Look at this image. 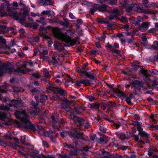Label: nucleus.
Returning a JSON list of instances; mask_svg holds the SVG:
<instances>
[{
  "mask_svg": "<svg viewBox=\"0 0 158 158\" xmlns=\"http://www.w3.org/2000/svg\"><path fill=\"white\" fill-rule=\"evenodd\" d=\"M97 6L98 7V10L102 12H106L108 11V12L110 14V16H108V18L110 20H112L114 18H116L117 17L118 15H120V11L116 9H114L113 11L111 12L110 11H108L107 10V6L106 5H100L98 4H97Z\"/></svg>",
  "mask_w": 158,
  "mask_h": 158,
  "instance_id": "20e7f679",
  "label": "nucleus"
},
{
  "mask_svg": "<svg viewBox=\"0 0 158 158\" xmlns=\"http://www.w3.org/2000/svg\"><path fill=\"white\" fill-rule=\"evenodd\" d=\"M59 158H70L69 156L64 154L63 155L60 154L59 156Z\"/></svg>",
  "mask_w": 158,
  "mask_h": 158,
  "instance_id": "052dcab7",
  "label": "nucleus"
},
{
  "mask_svg": "<svg viewBox=\"0 0 158 158\" xmlns=\"http://www.w3.org/2000/svg\"><path fill=\"white\" fill-rule=\"evenodd\" d=\"M115 94H116L119 97L124 96V93L118 89H116Z\"/></svg>",
  "mask_w": 158,
  "mask_h": 158,
  "instance_id": "72a5a7b5",
  "label": "nucleus"
},
{
  "mask_svg": "<svg viewBox=\"0 0 158 158\" xmlns=\"http://www.w3.org/2000/svg\"><path fill=\"white\" fill-rule=\"evenodd\" d=\"M0 16L2 17H4L7 16V13L5 11H0Z\"/></svg>",
  "mask_w": 158,
  "mask_h": 158,
  "instance_id": "680f3d73",
  "label": "nucleus"
},
{
  "mask_svg": "<svg viewBox=\"0 0 158 158\" xmlns=\"http://www.w3.org/2000/svg\"><path fill=\"white\" fill-rule=\"evenodd\" d=\"M89 9L90 10V12L91 14H94V13L96 11L98 10V7L97 6V4H94L89 7Z\"/></svg>",
  "mask_w": 158,
  "mask_h": 158,
  "instance_id": "bb28decb",
  "label": "nucleus"
},
{
  "mask_svg": "<svg viewBox=\"0 0 158 158\" xmlns=\"http://www.w3.org/2000/svg\"><path fill=\"white\" fill-rule=\"evenodd\" d=\"M133 83L134 85V87L135 89L137 88L136 86L138 85L140 87H142L143 85V83L141 81H139L137 80H135L133 81Z\"/></svg>",
  "mask_w": 158,
  "mask_h": 158,
  "instance_id": "393cba45",
  "label": "nucleus"
},
{
  "mask_svg": "<svg viewBox=\"0 0 158 158\" xmlns=\"http://www.w3.org/2000/svg\"><path fill=\"white\" fill-rule=\"evenodd\" d=\"M57 135V134L55 132L52 131H50L48 132V136L51 139L52 141L54 142L55 141V138Z\"/></svg>",
  "mask_w": 158,
  "mask_h": 158,
  "instance_id": "aec40b11",
  "label": "nucleus"
},
{
  "mask_svg": "<svg viewBox=\"0 0 158 158\" xmlns=\"http://www.w3.org/2000/svg\"><path fill=\"white\" fill-rule=\"evenodd\" d=\"M106 47L109 48L110 50L112 51V52L114 49V46H112L111 45L109 44H107V45L106 46Z\"/></svg>",
  "mask_w": 158,
  "mask_h": 158,
  "instance_id": "5fc2aeb1",
  "label": "nucleus"
},
{
  "mask_svg": "<svg viewBox=\"0 0 158 158\" xmlns=\"http://www.w3.org/2000/svg\"><path fill=\"white\" fill-rule=\"evenodd\" d=\"M55 30H59L60 31V33L61 34H63L64 35H66V36H69V37H72L73 35V32L71 30H69L66 31V35H65V34H64L62 33L61 32L60 30L59 29L56 28H53L52 30V32H53V34L57 38L59 39H60L59 38H58L56 36V34L54 33V31Z\"/></svg>",
  "mask_w": 158,
  "mask_h": 158,
  "instance_id": "ddd939ff",
  "label": "nucleus"
},
{
  "mask_svg": "<svg viewBox=\"0 0 158 158\" xmlns=\"http://www.w3.org/2000/svg\"><path fill=\"white\" fill-rule=\"evenodd\" d=\"M66 45L62 44L58 41H55L54 43L53 46L55 49H57L60 51H61L64 49V46H66Z\"/></svg>",
  "mask_w": 158,
  "mask_h": 158,
  "instance_id": "9b49d317",
  "label": "nucleus"
},
{
  "mask_svg": "<svg viewBox=\"0 0 158 158\" xmlns=\"http://www.w3.org/2000/svg\"><path fill=\"white\" fill-rule=\"evenodd\" d=\"M56 92H57L61 95H64L66 93V92L63 89L56 88Z\"/></svg>",
  "mask_w": 158,
  "mask_h": 158,
  "instance_id": "7c9ffc66",
  "label": "nucleus"
},
{
  "mask_svg": "<svg viewBox=\"0 0 158 158\" xmlns=\"http://www.w3.org/2000/svg\"><path fill=\"white\" fill-rule=\"evenodd\" d=\"M89 106L90 108H98L99 105L97 103H92L89 105Z\"/></svg>",
  "mask_w": 158,
  "mask_h": 158,
  "instance_id": "de8ad7c7",
  "label": "nucleus"
},
{
  "mask_svg": "<svg viewBox=\"0 0 158 158\" xmlns=\"http://www.w3.org/2000/svg\"><path fill=\"white\" fill-rule=\"evenodd\" d=\"M141 76L145 77V81L146 82L147 84L148 87L149 88H151L152 87L150 83L151 82V79L148 78L149 76V75L148 74L147 71L145 70H141Z\"/></svg>",
  "mask_w": 158,
  "mask_h": 158,
  "instance_id": "6e6552de",
  "label": "nucleus"
},
{
  "mask_svg": "<svg viewBox=\"0 0 158 158\" xmlns=\"http://www.w3.org/2000/svg\"><path fill=\"white\" fill-rule=\"evenodd\" d=\"M158 79H156L153 80L152 81V85H151L152 87V88L151 89L153 88L154 87H155L157 85H158Z\"/></svg>",
  "mask_w": 158,
  "mask_h": 158,
  "instance_id": "a19ab883",
  "label": "nucleus"
},
{
  "mask_svg": "<svg viewBox=\"0 0 158 158\" xmlns=\"http://www.w3.org/2000/svg\"><path fill=\"white\" fill-rule=\"evenodd\" d=\"M42 144L43 146L45 148H48V144L47 142L45 141H43Z\"/></svg>",
  "mask_w": 158,
  "mask_h": 158,
  "instance_id": "774afa93",
  "label": "nucleus"
},
{
  "mask_svg": "<svg viewBox=\"0 0 158 158\" xmlns=\"http://www.w3.org/2000/svg\"><path fill=\"white\" fill-rule=\"evenodd\" d=\"M39 2L43 6L52 5L54 2L52 0H39Z\"/></svg>",
  "mask_w": 158,
  "mask_h": 158,
  "instance_id": "4468645a",
  "label": "nucleus"
},
{
  "mask_svg": "<svg viewBox=\"0 0 158 158\" xmlns=\"http://www.w3.org/2000/svg\"><path fill=\"white\" fill-rule=\"evenodd\" d=\"M25 136H22L20 139V141L23 144H26V143H25Z\"/></svg>",
  "mask_w": 158,
  "mask_h": 158,
  "instance_id": "69168bd1",
  "label": "nucleus"
},
{
  "mask_svg": "<svg viewBox=\"0 0 158 158\" xmlns=\"http://www.w3.org/2000/svg\"><path fill=\"white\" fill-rule=\"evenodd\" d=\"M65 109L66 111L70 112L72 114L71 115H73V113L72 112V110L70 107L69 106H67L66 108Z\"/></svg>",
  "mask_w": 158,
  "mask_h": 158,
  "instance_id": "338daca9",
  "label": "nucleus"
},
{
  "mask_svg": "<svg viewBox=\"0 0 158 158\" xmlns=\"http://www.w3.org/2000/svg\"><path fill=\"white\" fill-rule=\"evenodd\" d=\"M132 5L133 6H132L133 10H137L139 9V6L136 4H132Z\"/></svg>",
  "mask_w": 158,
  "mask_h": 158,
  "instance_id": "3c124183",
  "label": "nucleus"
},
{
  "mask_svg": "<svg viewBox=\"0 0 158 158\" xmlns=\"http://www.w3.org/2000/svg\"><path fill=\"white\" fill-rule=\"evenodd\" d=\"M31 70L27 69L26 67V64H23L20 67L15 70V69L10 68L6 64H3L0 66V77L2 76L5 73H12L13 72L17 73H21L23 74L26 73L27 72H30Z\"/></svg>",
  "mask_w": 158,
  "mask_h": 158,
  "instance_id": "f03ea898",
  "label": "nucleus"
},
{
  "mask_svg": "<svg viewBox=\"0 0 158 158\" xmlns=\"http://www.w3.org/2000/svg\"><path fill=\"white\" fill-rule=\"evenodd\" d=\"M51 11L49 10H47L46 11L44 10L43 11L41 14L42 15H48L49 16L50 15Z\"/></svg>",
  "mask_w": 158,
  "mask_h": 158,
  "instance_id": "603ef678",
  "label": "nucleus"
},
{
  "mask_svg": "<svg viewBox=\"0 0 158 158\" xmlns=\"http://www.w3.org/2000/svg\"><path fill=\"white\" fill-rule=\"evenodd\" d=\"M95 74L94 73H92L91 72H89L86 73L84 75V76H86L92 80H94L95 79Z\"/></svg>",
  "mask_w": 158,
  "mask_h": 158,
  "instance_id": "cd10ccee",
  "label": "nucleus"
},
{
  "mask_svg": "<svg viewBox=\"0 0 158 158\" xmlns=\"http://www.w3.org/2000/svg\"><path fill=\"white\" fill-rule=\"evenodd\" d=\"M40 31L42 33V34L40 35L42 37L46 39H50L49 37L45 34V33H47V31L46 28L43 27H41L40 28Z\"/></svg>",
  "mask_w": 158,
  "mask_h": 158,
  "instance_id": "dca6fc26",
  "label": "nucleus"
},
{
  "mask_svg": "<svg viewBox=\"0 0 158 158\" xmlns=\"http://www.w3.org/2000/svg\"><path fill=\"white\" fill-rule=\"evenodd\" d=\"M69 154L72 156H77V151L76 150H71L69 152Z\"/></svg>",
  "mask_w": 158,
  "mask_h": 158,
  "instance_id": "49530a36",
  "label": "nucleus"
},
{
  "mask_svg": "<svg viewBox=\"0 0 158 158\" xmlns=\"http://www.w3.org/2000/svg\"><path fill=\"white\" fill-rule=\"evenodd\" d=\"M81 82L85 86H88L90 83V81L87 79L81 80Z\"/></svg>",
  "mask_w": 158,
  "mask_h": 158,
  "instance_id": "473e14b6",
  "label": "nucleus"
},
{
  "mask_svg": "<svg viewBox=\"0 0 158 158\" xmlns=\"http://www.w3.org/2000/svg\"><path fill=\"white\" fill-rule=\"evenodd\" d=\"M64 20V23L65 25V26L67 27L69 25V22L68 20V19L67 18H64L63 19Z\"/></svg>",
  "mask_w": 158,
  "mask_h": 158,
  "instance_id": "864d4df0",
  "label": "nucleus"
},
{
  "mask_svg": "<svg viewBox=\"0 0 158 158\" xmlns=\"http://www.w3.org/2000/svg\"><path fill=\"white\" fill-rule=\"evenodd\" d=\"M70 116L71 118L72 119H73V120L75 122V123L77 124V125H82L83 122L84 121V119L81 118H76V116L74 115H70Z\"/></svg>",
  "mask_w": 158,
  "mask_h": 158,
  "instance_id": "f8f14e48",
  "label": "nucleus"
},
{
  "mask_svg": "<svg viewBox=\"0 0 158 158\" xmlns=\"http://www.w3.org/2000/svg\"><path fill=\"white\" fill-rule=\"evenodd\" d=\"M15 114L17 118L22 122L20 127L23 130L29 129L35 131V127L29 120V116L26 113L25 111H16Z\"/></svg>",
  "mask_w": 158,
  "mask_h": 158,
  "instance_id": "f257e3e1",
  "label": "nucleus"
},
{
  "mask_svg": "<svg viewBox=\"0 0 158 158\" xmlns=\"http://www.w3.org/2000/svg\"><path fill=\"white\" fill-rule=\"evenodd\" d=\"M120 138L122 141H124L125 140H128L129 138V136L128 134H126L122 133L120 134Z\"/></svg>",
  "mask_w": 158,
  "mask_h": 158,
  "instance_id": "a878e982",
  "label": "nucleus"
},
{
  "mask_svg": "<svg viewBox=\"0 0 158 158\" xmlns=\"http://www.w3.org/2000/svg\"><path fill=\"white\" fill-rule=\"evenodd\" d=\"M44 75L45 77L49 78L50 77V75L48 72L45 69H44L43 70Z\"/></svg>",
  "mask_w": 158,
  "mask_h": 158,
  "instance_id": "a18cd8bd",
  "label": "nucleus"
},
{
  "mask_svg": "<svg viewBox=\"0 0 158 158\" xmlns=\"http://www.w3.org/2000/svg\"><path fill=\"white\" fill-rule=\"evenodd\" d=\"M98 108L99 109L100 108L101 109L104 110L106 109V107L105 105H104L103 104H101L99 105Z\"/></svg>",
  "mask_w": 158,
  "mask_h": 158,
  "instance_id": "e2e57ef3",
  "label": "nucleus"
},
{
  "mask_svg": "<svg viewBox=\"0 0 158 158\" xmlns=\"http://www.w3.org/2000/svg\"><path fill=\"white\" fill-rule=\"evenodd\" d=\"M138 135L141 137H144L147 140H148V133L144 131H141L139 132Z\"/></svg>",
  "mask_w": 158,
  "mask_h": 158,
  "instance_id": "b1692460",
  "label": "nucleus"
},
{
  "mask_svg": "<svg viewBox=\"0 0 158 158\" xmlns=\"http://www.w3.org/2000/svg\"><path fill=\"white\" fill-rule=\"evenodd\" d=\"M51 118L52 120V122L53 124V127H54L55 126L58 127V126L59 125V123L62 124L63 122L62 120L61 121H57L55 119V118L53 115H52L51 117Z\"/></svg>",
  "mask_w": 158,
  "mask_h": 158,
  "instance_id": "2eb2a0df",
  "label": "nucleus"
},
{
  "mask_svg": "<svg viewBox=\"0 0 158 158\" xmlns=\"http://www.w3.org/2000/svg\"><path fill=\"white\" fill-rule=\"evenodd\" d=\"M20 101L19 100H13L11 101V103L9 104H6L5 106L4 105H0V109L2 110H10V108L13 106L14 107H16L20 103Z\"/></svg>",
  "mask_w": 158,
  "mask_h": 158,
  "instance_id": "423d86ee",
  "label": "nucleus"
},
{
  "mask_svg": "<svg viewBox=\"0 0 158 158\" xmlns=\"http://www.w3.org/2000/svg\"><path fill=\"white\" fill-rule=\"evenodd\" d=\"M10 147L14 149L17 150H22L26 152H29L30 151V148H27L26 149L23 148L22 146L18 145L17 144L16 145L14 144H11L10 145Z\"/></svg>",
  "mask_w": 158,
  "mask_h": 158,
  "instance_id": "1a4fd4ad",
  "label": "nucleus"
},
{
  "mask_svg": "<svg viewBox=\"0 0 158 158\" xmlns=\"http://www.w3.org/2000/svg\"><path fill=\"white\" fill-rule=\"evenodd\" d=\"M137 19L138 21H135V23H133L132 22H131V23L134 24H139V22L142 21L143 19V18L142 17H140V16H138L137 17Z\"/></svg>",
  "mask_w": 158,
  "mask_h": 158,
  "instance_id": "4c0bfd02",
  "label": "nucleus"
},
{
  "mask_svg": "<svg viewBox=\"0 0 158 158\" xmlns=\"http://www.w3.org/2000/svg\"><path fill=\"white\" fill-rule=\"evenodd\" d=\"M10 116L9 113H6L3 112H0V119L1 120L5 121V119H7V121H5L4 123V124L6 126L11 125L12 123V120L8 117Z\"/></svg>",
  "mask_w": 158,
  "mask_h": 158,
  "instance_id": "0eeeda50",
  "label": "nucleus"
},
{
  "mask_svg": "<svg viewBox=\"0 0 158 158\" xmlns=\"http://www.w3.org/2000/svg\"><path fill=\"white\" fill-rule=\"evenodd\" d=\"M156 11L153 10H148L145 11V12L148 14H155L156 13Z\"/></svg>",
  "mask_w": 158,
  "mask_h": 158,
  "instance_id": "ea45409f",
  "label": "nucleus"
},
{
  "mask_svg": "<svg viewBox=\"0 0 158 158\" xmlns=\"http://www.w3.org/2000/svg\"><path fill=\"white\" fill-rule=\"evenodd\" d=\"M113 53L116 54L117 55H120L121 51L120 50H116L114 48L112 52Z\"/></svg>",
  "mask_w": 158,
  "mask_h": 158,
  "instance_id": "bf43d9fd",
  "label": "nucleus"
},
{
  "mask_svg": "<svg viewBox=\"0 0 158 158\" xmlns=\"http://www.w3.org/2000/svg\"><path fill=\"white\" fill-rule=\"evenodd\" d=\"M113 123L114 125L117 128H118L119 127V126L121 125V123L119 122H114V121H113Z\"/></svg>",
  "mask_w": 158,
  "mask_h": 158,
  "instance_id": "13d9d810",
  "label": "nucleus"
},
{
  "mask_svg": "<svg viewBox=\"0 0 158 158\" xmlns=\"http://www.w3.org/2000/svg\"><path fill=\"white\" fill-rule=\"evenodd\" d=\"M133 6L132 4L126 7V10L128 12L130 11L131 10H133Z\"/></svg>",
  "mask_w": 158,
  "mask_h": 158,
  "instance_id": "6e6d98bb",
  "label": "nucleus"
},
{
  "mask_svg": "<svg viewBox=\"0 0 158 158\" xmlns=\"http://www.w3.org/2000/svg\"><path fill=\"white\" fill-rule=\"evenodd\" d=\"M120 20L123 23H126L127 21V19L123 16L121 17Z\"/></svg>",
  "mask_w": 158,
  "mask_h": 158,
  "instance_id": "4d7b16f0",
  "label": "nucleus"
},
{
  "mask_svg": "<svg viewBox=\"0 0 158 158\" xmlns=\"http://www.w3.org/2000/svg\"><path fill=\"white\" fill-rule=\"evenodd\" d=\"M133 124L137 127V129L139 132L142 131L143 128L141 127L142 124L138 121H135L133 122Z\"/></svg>",
  "mask_w": 158,
  "mask_h": 158,
  "instance_id": "5701e85b",
  "label": "nucleus"
},
{
  "mask_svg": "<svg viewBox=\"0 0 158 158\" xmlns=\"http://www.w3.org/2000/svg\"><path fill=\"white\" fill-rule=\"evenodd\" d=\"M149 25L150 23L148 22H147L143 23L139 26V29L142 31H143L146 29L147 28Z\"/></svg>",
  "mask_w": 158,
  "mask_h": 158,
  "instance_id": "f3484780",
  "label": "nucleus"
},
{
  "mask_svg": "<svg viewBox=\"0 0 158 158\" xmlns=\"http://www.w3.org/2000/svg\"><path fill=\"white\" fill-rule=\"evenodd\" d=\"M134 69L135 71H136V70H140V74L141 75V70H144L143 69H141V68L139 66H138V65H135L134 66Z\"/></svg>",
  "mask_w": 158,
  "mask_h": 158,
  "instance_id": "8fccbe9b",
  "label": "nucleus"
},
{
  "mask_svg": "<svg viewBox=\"0 0 158 158\" xmlns=\"http://www.w3.org/2000/svg\"><path fill=\"white\" fill-rule=\"evenodd\" d=\"M117 0H110L109 2H107L106 3L107 5L109 4H116L117 2Z\"/></svg>",
  "mask_w": 158,
  "mask_h": 158,
  "instance_id": "09e8293b",
  "label": "nucleus"
},
{
  "mask_svg": "<svg viewBox=\"0 0 158 158\" xmlns=\"http://www.w3.org/2000/svg\"><path fill=\"white\" fill-rule=\"evenodd\" d=\"M133 95L132 94H131L128 97H127L126 98V101L129 104H131V100L132 99V97Z\"/></svg>",
  "mask_w": 158,
  "mask_h": 158,
  "instance_id": "e433bc0d",
  "label": "nucleus"
},
{
  "mask_svg": "<svg viewBox=\"0 0 158 158\" xmlns=\"http://www.w3.org/2000/svg\"><path fill=\"white\" fill-rule=\"evenodd\" d=\"M7 91V89L6 87H4L3 86H0V93H6ZM1 98V94H0V99Z\"/></svg>",
  "mask_w": 158,
  "mask_h": 158,
  "instance_id": "c756f323",
  "label": "nucleus"
},
{
  "mask_svg": "<svg viewBox=\"0 0 158 158\" xmlns=\"http://www.w3.org/2000/svg\"><path fill=\"white\" fill-rule=\"evenodd\" d=\"M52 60L51 61L53 65H56L58 63V60H59V59L58 56L55 53H54L52 56Z\"/></svg>",
  "mask_w": 158,
  "mask_h": 158,
  "instance_id": "a211bd4d",
  "label": "nucleus"
},
{
  "mask_svg": "<svg viewBox=\"0 0 158 158\" xmlns=\"http://www.w3.org/2000/svg\"><path fill=\"white\" fill-rule=\"evenodd\" d=\"M152 48L155 49H158V41H155L154 42Z\"/></svg>",
  "mask_w": 158,
  "mask_h": 158,
  "instance_id": "58836bf2",
  "label": "nucleus"
},
{
  "mask_svg": "<svg viewBox=\"0 0 158 158\" xmlns=\"http://www.w3.org/2000/svg\"><path fill=\"white\" fill-rule=\"evenodd\" d=\"M31 105L33 106V108L34 110L33 111H31V114H33L35 115H36L37 114V104H36L34 101L32 100L31 101Z\"/></svg>",
  "mask_w": 158,
  "mask_h": 158,
  "instance_id": "6ab92c4d",
  "label": "nucleus"
},
{
  "mask_svg": "<svg viewBox=\"0 0 158 158\" xmlns=\"http://www.w3.org/2000/svg\"><path fill=\"white\" fill-rule=\"evenodd\" d=\"M65 133L71 138H73L75 140L79 139L82 140L85 139V135L84 133L80 131H76L74 133H73L71 131H66Z\"/></svg>",
  "mask_w": 158,
  "mask_h": 158,
  "instance_id": "39448f33",
  "label": "nucleus"
},
{
  "mask_svg": "<svg viewBox=\"0 0 158 158\" xmlns=\"http://www.w3.org/2000/svg\"><path fill=\"white\" fill-rule=\"evenodd\" d=\"M21 15H19L18 16V19H15V20H19L20 22H22L24 20L26 19V16L25 15H22V16L20 17V16Z\"/></svg>",
  "mask_w": 158,
  "mask_h": 158,
  "instance_id": "c9c22d12",
  "label": "nucleus"
},
{
  "mask_svg": "<svg viewBox=\"0 0 158 158\" xmlns=\"http://www.w3.org/2000/svg\"><path fill=\"white\" fill-rule=\"evenodd\" d=\"M10 4H8L7 5V10L8 12L9 16L13 17L15 19H18V14L16 12L13 11L9 7Z\"/></svg>",
  "mask_w": 158,
  "mask_h": 158,
  "instance_id": "9d476101",
  "label": "nucleus"
},
{
  "mask_svg": "<svg viewBox=\"0 0 158 158\" xmlns=\"http://www.w3.org/2000/svg\"><path fill=\"white\" fill-rule=\"evenodd\" d=\"M86 98L88 99L90 101L92 102L94 101L95 98L93 95H91L89 96H87L85 97Z\"/></svg>",
  "mask_w": 158,
  "mask_h": 158,
  "instance_id": "79ce46f5",
  "label": "nucleus"
},
{
  "mask_svg": "<svg viewBox=\"0 0 158 158\" xmlns=\"http://www.w3.org/2000/svg\"><path fill=\"white\" fill-rule=\"evenodd\" d=\"M110 89L108 91V93L110 94H114L115 93V90L116 89H114L112 88L110 85Z\"/></svg>",
  "mask_w": 158,
  "mask_h": 158,
  "instance_id": "c03bdc74",
  "label": "nucleus"
},
{
  "mask_svg": "<svg viewBox=\"0 0 158 158\" xmlns=\"http://www.w3.org/2000/svg\"><path fill=\"white\" fill-rule=\"evenodd\" d=\"M88 69H87L86 67L85 66L82 67L80 69L79 71L80 75L83 77H84V75L87 73L86 72L87 71H88Z\"/></svg>",
  "mask_w": 158,
  "mask_h": 158,
  "instance_id": "412c9836",
  "label": "nucleus"
},
{
  "mask_svg": "<svg viewBox=\"0 0 158 158\" xmlns=\"http://www.w3.org/2000/svg\"><path fill=\"white\" fill-rule=\"evenodd\" d=\"M74 109L76 112L78 114L81 113L85 110L84 107L80 106H78L74 107Z\"/></svg>",
  "mask_w": 158,
  "mask_h": 158,
  "instance_id": "4be33fe9",
  "label": "nucleus"
},
{
  "mask_svg": "<svg viewBox=\"0 0 158 158\" xmlns=\"http://www.w3.org/2000/svg\"><path fill=\"white\" fill-rule=\"evenodd\" d=\"M105 135H102V136L99 139L100 142L101 143H102L104 142L105 140Z\"/></svg>",
  "mask_w": 158,
  "mask_h": 158,
  "instance_id": "0e129e2a",
  "label": "nucleus"
},
{
  "mask_svg": "<svg viewBox=\"0 0 158 158\" xmlns=\"http://www.w3.org/2000/svg\"><path fill=\"white\" fill-rule=\"evenodd\" d=\"M64 146L65 147H66L68 148H72L73 149H74L75 148H77L78 147V146L77 145H76V147H74V146H72V145H69L67 143H65L64 144Z\"/></svg>",
  "mask_w": 158,
  "mask_h": 158,
  "instance_id": "f704fd0d",
  "label": "nucleus"
},
{
  "mask_svg": "<svg viewBox=\"0 0 158 158\" xmlns=\"http://www.w3.org/2000/svg\"><path fill=\"white\" fill-rule=\"evenodd\" d=\"M54 32L56 34V36L60 40H62L67 44L66 45V46H73L77 42L79 43V39H80V38L79 37H76L75 39H72L71 37L61 34L60 32L58 30H54Z\"/></svg>",
  "mask_w": 158,
  "mask_h": 158,
  "instance_id": "7ed1b4c3",
  "label": "nucleus"
},
{
  "mask_svg": "<svg viewBox=\"0 0 158 158\" xmlns=\"http://www.w3.org/2000/svg\"><path fill=\"white\" fill-rule=\"evenodd\" d=\"M47 99V96L45 95H41L40 99V102L41 103H43L45 102V101Z\"/></svg>",
  "mask_w": 158,
  "mask_h": 158,
  "instance_id": "37998d69",
  "label": "nucleus"
},
{
  "mask_svg": "<svg viewBox=\"0 0 158 158\" xmlns=\"http://www.w3.org/2000/svg\"><path fill=\"white\" fill-rule=\"evenodd\" d=\"M8 31V29L6 28V26L5 25H1L0 26V32L4 34L6 32Z\"/></svg>",
  "mask_w": 158,
  "mask_h": 158,
  "instance_id": "c85d7f7f",
  "label": "nucleus"
},
{
  "mask_svg": "<svg viewBox=\"0 0 158 158\" xmlns=\"http://www.w3.org/2000/svg\"><path fill=\"white\" fill-rule=\"evenodd\" d=\"M13 90L14 92H22L23 90L21 87H19L16 86L13 87Z\"/></svg>",
  "mask_w": 158,
  "mask_h": 158,
  "instance_id": "2f4dec72",
  "label": "nucleus"
}]
</instances>
